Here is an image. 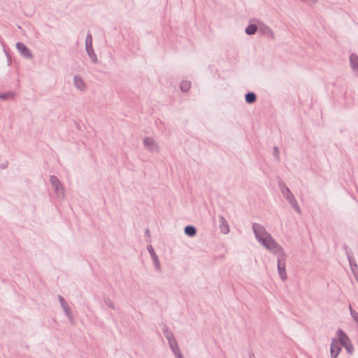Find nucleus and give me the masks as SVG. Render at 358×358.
<instances>
[{
    "label": "nucleus",
    "instance_id": "nucleus-19",
    "mask_svg": "<svg viewBox=\"0 0 358 358\" xmlns=\"http://www.w3.org/2000/svg\"><path fill=\"white\" fill-rule=\"evenodd\" d=\"M349 262H350V266L352 267V270L353 271V272L356 275V273H355V270H357V265H356V264L354 263V260L352 258H350V257H349Z\"/></svg>",
    "mask_w": 358,
    "mask_h": 358
},
{
    "label": "nucleus",
    "instance_id": "nucleus-16",
    "mask_svg": "<svg viewBox=\"0 0 358 358\" xmlns=\"http://www.w3.org/2000/svg\"><path fill=\"white\" fill-rule=\"evenodd\" d=\"M220 229L222 233L227 234L229 231V226L225 223V221L223 220L220 225Z\"/></svg>",
    "mask_w": 358,
    "mask_h": 358
},
{
    "label": "nucleus",
    "instance_id": "nucleus-5",
    "mask_svg": "<svg viewBox=\"0 0 358 358\" xmlns=\"http://www.w3.org/2000/svg\"><path fill=\"white\" fill-rule=\"evenodd\" d=\"M50 182H51L52 186L55 187V192L58 195L63 194L62 187V185H61L59 180H58V178L55 176H51Z\"/></svg>",
    "mask_w": 358,
    "mask_h": 358
},
{
    "label": "nucleus",
    "instance_id": "nucleus-21",
    "mask_svg": "<svg viewBox=\"0 0 358 358\" xmlns=\"http://www.w3.org/2000/svg\"><path fill=\"white\" fill-rule=\"evenodd\" d=\"M148 250H149V251H150V254H151V255H152V257L153 259H154L155 261H157V257H156V255H155V252H154L153 249L152 248V247H151V246H150V247H149V248H148Z\"/></svg>",
    "mask_w": 358,
    "mask_h": 358
},
{
    "label": "nucleus",
    "instance_id": "nucleus-14",
    "mask_svg": "<svg viewBox=\"0 0 358 358\" xmlns=\"http://www.w3.org/2000/svg\"><path fill=\"white\" fill-rule=\"evenodd\" d=\"M246 101L249 103H252L255 101L256 96L253 93H248L245 96Z\"/></svg>",
    "mask_w": 358,
    "mask_h": 358
},
{
    "label": "nucleus",
    "instance_id": "nucleus-15",
    "mask_svg": "<svg viewBox=\"0 0 358 358\" xmlns=\"http://www.w3.org/2000/svg\"><path fill=\"white\" fill-rule=\"evenodd\" d=\"M256 31L257 27L255 24L249 25L245 29V32L249 35L254 34Z\"/></svg>",
    "mask_w": 358,
    "mask_h": 358
},
{
    "label": "nucleus",
    "instance_id": "nucleus-18",
    "mask_svg": "<svg viewBox=\"0 0 358 358\" xmlns=\"http://www.w3.org/2000/svg\"><path fill=\"white\" fill-rule=\"evenodd\" d=\"M349 262H350V266L352 267V270L353 271V272L356 275V273H355V270H357V265H356V264L354 263V260L352 258H350V257H349Z\"/></svg>",
    "mask_w": 358,
    "mask_h": 358
},
{
    "label": "nucleus",
    "instance_id": "nucleus-20",
    "mask_svg": "<svg viewBox=\"0 0 358 358\" xmlns=\"http://www.w3.org/2000/svg\"><path fill=\"white\" fill-rule=\"evenodd\" d=\"M59 300H60V301H61L62 306H63V308H64V310H65L66 313L67 314H69V313H68V308L66 307V303L64 302V299H63V297H62V296H59Z\"/></svg>",
    "mask_w": 358,
    "mask_h": 358
},
{
    "label": "nucleus",
    "instance_id": "nucleus-3",
    "mask_svg": "<svg viewBox=\"0 0 358 358\" xmlns=\"http://www.w3.org/2000/svg\"><path fill=\"white\" fill-rule=\"evenodd\" d=\"M338 336L341 340L342 345L345 347L350 353H351L353 350V347L351 345L348 336L341 331H339Z\"/></svg>",
    "mask_w": 358,
    "mask_h": 358
},
{
    "label": "nucleus",
    "instance_id": "nucleus-23",
    "mask_svg": "<svg viewBox=\"0 0 358 358\" xmlns=\"http://www.w3.org/2000/svg\"><path fill=\"white\" fill-rule=\"evenodd\" d=\"M274 150H275V152H276V153H278V151L277 148H275V149H274Z\"/></svg>",
    "mask_w": 358,
    "mask_h": 358
},
{
    "label": "nucleus",
    "instance_id": "nucleus-6",
    "mask_svg": "<svg viewBox=\"0 0 358 358\" xmlns=\"http://www.w3.org/2000/svg\"><path fill=\"white\" fill-rule=\"evenodd\" d=\"M166 338L169 340V345L173 350L174 354L178 356V358H182V355L179 353V349L177 346L176 341L171 338V335H166Z\"/></svg>",
    "mask_w": 358,
    "mask_h": 358
},
{
    "label": "nucleus",
    "instance_id": "nucleus-22",
    "mask_svg": "<svg viewBox=\"0 0 358 358\" xmlns=\"http://www.w3.org/2000/svg\"><path fill=\"white\" fill-rule=\"evenodd\" d=\"M10 97H13V94L11 93H7L2 95H0V98L6 99Z\"/></svg>",
    "mask_w": 358,
    "mask_h": 358
},
{
    "label": "nucleus",
    "instance_id": "nucleus-10",
    "mask_svg": "<svg viewBox=\"0 0 358 358\" xmlns=\"http://www.w3.org/2000/svg\"><path fill=\"white\" fill-rule=\"evenodd\" d=\"M74 80L75 85L78 89L80 90H84L85 89V84L80 77L76 76Z\"/></svg>",
    "mask_w": 358,
    "mask_h": 358
},
{
    "label": "nucleus",
    "instance_id": "nucleus-9",
    "mask_svg": "<svg viewBox=\"0 0 358 358\" xmlns=\"http://www.w3.org/2000/svg\"><path fill=\"white\" fill-rule=\"evenodd\" d=\"M350 60L353 71L358 73V57L355 54H352Z\"/></svg>",
    "mask_w": 358,
    "mask_h": 358
},
{
    "label": "nucleus",
    "instance_id": "nucleus-13",
    "mask_svg": "<svg viewBox=\"0 0 358 358\" xmlns=\"http://www.w3.org/2000/svg\"><path fill=\"white\" fill-rule=\"evenodd\" d=\"M191 83L189 81H182L180 84V89L183 92H187L190 89Z\"/></svg>",
    "mask_w": 358,
    "mask_h": 358
},
{
    "label": "nucleus",
    "instance_id": "nucleus-24",
    "mask_svg": "<svg viewBox=\"0 0 358 358\" xmlns=\"http://www.w3.org/2000/svg\"><path fill=\"white\" fill-rule=\"evenodd\" d=\"M252 358V357H251Z\"/></svg>",
    "mask_w": 358,
    "mask_h": 358
},
{
    "label": "nucleus",
    "instance_id": "nucleus-7",
    "mask_svg": "<svg viewBox=\"0 0 358 358\" xmlns=\"http://www.w3.org/2000/svg\"><path fill=\"white\" fill-rule=\"evenodd\" d=\"M283 194L286 198L288 199L291 205L293 206V208L298 212H299V208L297 206L296 201L294 200L293 196L292 195L291 192L288 189H286V190L283 192Z\"/></svg>",
    "mask_w": 358,
    "mask_h": 358
},
{
    "label": "nucleus",
    "instance_id": "nucleus-4",
    "mask_svg": "<svg viewBox=\"0 0 358 358\" xmlns=\"http://www.w3.org/2000/svg\"><path fill=\"white\" fill-rule=\"evenodd\" d=\"M92 36L89 35V36H87V37L86 38V49H87V51L90 57L92 58V61L94 62H95L96 61V57L95 55L94 54L93 50L92 48Z\"/></svg>",
    "mask_w": 358,
    "mask_h": 358
},
{
    "label": "nucleus",
    "instance_id": "nucleus-17",
    "mask_svg": "<svg viewBox=\"0 0 358 358\" xmlns=\"http://www.w3.org/2000/svg\"><path fill=\"white\" fill-rule=\"evenodd\" d=\"M350 313H351V315L353 317V318L357 322H358V313L355 310H352V308L350 305Z\"/></svg>",
    "mask_w": 358,
    "mask_h": 358
},
{
    "label": "nucleus",
    "instance_id": "nucleus-8",
    "mask_svg": "<svg viewBox=\"0 0 358 358\" xmlns=\"http://www.w3.org/2000/svg\"><path fill=\"white\" fill-rule=\"evenodd\" d=\"M17 50L20 52V53L26 57H31V54L28 48L22 43H17Z\"/></svg>",
    "mask_w": 358,
    "mask_h": 358
},
{
    "label": "nucleus",
    "instance_id": "nucleus-2",
    "mask_svg": "<svg viewBox=\"0 0 358 358\" xmlns=\"http://www.w3.org/2000/svg\"><path fill=\"white\" fill-rule=\"evenodd\" d=\"M341 342L338 339H333L331 345V355L332 358H336L341 350Z\"/></svg>",
    "mask_w": 358,
    "mask_h": 358
},
{
    "label": "nucleus",
    "instance_id": "nucleus-12",
    "mask_svg": "<svg viewBox=\"0 0 358 358\" xmlns=\"http://www.w3.org/2000/svg\"><path fill=\"white\" fill-rule=\"evenodd\" d=\"M186 234L190 236H193L196 234V229L192 226H187L185 229Z\"/></svg>",
    "mask_w": 358,
    "mask_h": 358
},
{
    "label": "nucleus",
    "instance_id": "nucleus-11",
    "mask_svg": "<svg viewBox=\"0 0 358 358\" xmlns=\"http://www.w3.org/2000/svg\"><path fill=\"white\" fill-rule=\"evenodd\" d=\"M144 144L146 148H148V149H150L151 150H155L156 148V145H155V142L153 141V140L151 138H145L144 140Z\"/></svg>",
    "mask_w": 358,
    "mask_h": 358
},
{
    "label": "nucleus",
    "instance_id": "nucleus-1",
    "mask_svg": "<svg viewBox=\"0 0 358 358\" xmlns=\"http://www.w3.org/2000/svg\"><path fill=\"white\" fill-rule=\"evenodd\" d=\"M253 231L257 239L268 250L278 255V268L282 280L286 279L285 255L281 247L273 239L265 229L258 224H253Z\"/></svg>",
    "mask_w": 358,
    "mask_h": 358
}]
</instances>
